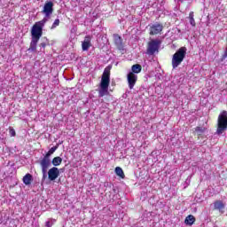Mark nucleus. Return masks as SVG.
Wrapping results in <instances>:
<instances>
[{
	"label": "nucleus",
	"mask_w": 227,
	"mask_h": 227,
	"mask_svg": "<svg viewBox=\"0 0 227 227\" xmlns=\"http://www.w3.org/2000/svg\"><path fill=\"white\" fill-rule=\"evenodd\" d=\"M111 83V66L105 68L98 89V98L109 95V84Z\"/></svg>",
	"instance_id": "obj_1"
},
{
	"label": "nucleus",
	"mask_w": 227,
	"mask_h": 227,
	"mask_svg": "<svg viewBox=\"0 0 227 227\" xmlns=\"http://www.w3.org/2000/svg\"><path fill=\"white\" fill-rule=\"evenodd\" d=\"M52 224H54V222H52V220H49L45 223V227H52Z\"/></svg>",
	"instance_id": "obj_25"
},
{
	"label": "nucleus",
	"mask_w": 227,
	"mask_h": 227,
	"mask_svg": "<svg viewBox=\"0 0 227 227\" xmlns=\"http://www.w3.org/2000/svg\"><path fill=\"white\" fill-rule=\"evenodd\" d=\"M141 70H143V67L139 64H135L131 67L129 74H134L136 75V74H140Z\"/></svg>",
	"instance_id": "obj_14"
},
{
	"label": "nucleus",
	"mask_w": 227,
	"mask_h": 227,
	"mask_svg": "<svg viewBox=\"0 0 227 227\" xmlns=\"http://www.w3.org/2000/svg\"><path fill=\"white\" fill-rule=\"evenodd\" d=\"M225 207H226V205H224L223 203V200H216L214 202V209L215 210H219L221 212V210H224Z\"/></svg>",
	"instance_id": "obj_13"
},
{
	"label": "nucleus",
	"mask_w": 227,
	"mask_h": 227,
	"mask_svg": "<svg viewBox=\"0 0 227 227\" xmlns=\"http://www.w3.org/2000/svg\"><path fill=\"white\" fill-rule=\"evenodd\" d=\"M9 134H10L11 137H15V136H16L15 129L13 128H10Z\"/></svg>",
	"instance_id": "obj_24"
},
{
	"label": "nucleus",
	"mask_w": 227,
	"mask_h": 227,
	"mask_svg": "<svg viewBox=\"0 0 227 227\" xmlns=\"http://www.w3.org/2000/svg\"><path fill=\"white\" fill-rule=\"evenodd\" d=\"M180 3H184V0H178Z\"/></svg>",
	"instance_id": "obj_26"
},
{
	"label": "nucleus",
	"mask_w": 227,
	"mask_h": 227,
	"mask_svg": "<svg viewBox=\"0 0 227 227\" xmlns=\"http://www.w3.org/2000/svg\"><path fill=\"white\" fill-rule=\"evenodd\" d=\"M227 130V112L223 111L219 116L217 121V129L215 134L217 136H221L222 134H224Z\"/></svg>",
	"instance_id": "obj_5"
},
{
	"label": "nucleus",
	"mask_w": 227,
	"mask_h": 227,
	"mask_svg": "<svg viewBox=\"0 0 227 227\" xmlns=\"http://www.w3.org/2000/svg\"><path fill=\"white\" fill-rule=\"evenodd\" d=\"M91 46V36L86 35L84 40L82 42V51H89Z\"/></svg>",
	"instance_id": "obj_12"
},
{
	"label": "nucleus",
	"mask_w": 227,
	"mask_h": 227,
	"mask_svg": "<svg viewBox=\"0 0 227 227\" xmlns=\"http://www.w3.org/2000/svg\"><path fill=\"white\" fill-rule=\"evenodd\" d=\"M40 40L38 39H33L31 40V43H30V47L28 48V51L30 52H36V45L38 43Z\"/></svg>",
	"instance_id": "obj_15"
},
{
	"label": "nucleus",
	"mask_w": 227,
	"mask_h": 227,
	"mask_svg": "<svg viewBox=\"0 0 227 227\" xmlns=\"http://www.w3.org/2000/svg\"><path fill=\"white\" fill-rule=\"evenodd\" d=\"M58 26H59V19L54 20L51 29H55V27H58Z\"/></svg>",
	"instance_id": "obj_23"
},
{
	"label": "nucleus",
	"mask_w": 227,
	"mask_h": 227,
	"mask_svg": "<svg viewBox=\"0 0 227 227\" xmlns=\"http://www.w3.org/2000/svg\"><path fill=\"white\" fill-rule=\"evenodd\" d=\"M47 22V19H43L41 21L36 22L31 28V36L34 40H40L43 35V27Z\"/></svg>",
	"instance_id": "obj_4"
},
{
	"label": "nucleus",
	"mask_w": 227,
	"mask_h": 227,
	"mask_svg": "<svg viewBox=\"0 0 227 227\" xmlns=\"http://www.w3.org/2000/svg\"><path fill=\"white\" fill-rule=\"evenodd\" d=\"M31 182H33V176L31 174H27L23 177V184H25V185H31Z\"/></svg>",
	"instance_id": "obj_17"
},
{
	"label": "nucleus",
	"mask_w": 227,
	"mask_h": 227,
	"mask_svg": "<svg viewBox=\"0 0 227 227\" xmlns=\"http://www.w3.org/2000/svg\"><path fill=\"white\" fill-rule=\"evenodd\" d=\"M59 176V169L56 167H52L51 168L49 169L48 171V178L51 180V182H54L56 178Z\"/></svg>",
	"instance_id": "obj_10"
},
{
	"label": "nucleus",
	"mask_w": 227,
	"mask_h": 227,
	"mask_svg": "<svg viewBox=\"0 0 227 227\" xmlns=\"http://www.w3.org/2000/svg\"><path fill=\"white\" fill-rule=\"evenodd\" d=\"M56 150H58V145L51 147L44 157L39 161L43 173L42 182H45V180H47V170L49 168H51V155H52Z\"/></svg>",
	"instance_id": "obj_2"
},
{
	"label": "nucleus",
	"mask_w": 227,
	"mask_h": 227,
	"mask_svg": "<svg viewBox=\"0 0 227 227\" xmlns=\"http://www.w3.org/2000/svg\"><path fill=\"white\" fill-rule=\"evenodd\" d=\"M149 35H159V33H162V29H164V26L159 22L149 25Z\"/></svg>",
	"instance_id": "obj_8"
},
{
	"label": "nucleus",
	"mask_w": 227,
	"mask_h": 227,
	"mask_svg": "<svg viewBox=\"0 0 227 227\" xmlns=\"http://www.w3.org/2000/svg\"><path fill=\"white\" fill-rule=\"evenodd\" d=\"M54 12V3L52 1H46L41 13L45 15L43 19H49Z\"/></svg>",
	"instance_id": "obj_7"
},
{
	"label": "nucleus",
	"mask_w": 227,
	"mask_h": 227,
	"mask_svg": "<svg viewBox=\"0 0 227 227\" xmlns=\"http://www.w3.org/2000/svg\"><path fill=\"white\" fill-rule=\"evenodd\" d=\"M43 40L44 41L39 44V47H42V49H45V47H47V43H49L47 38L44 37Z\"/></svg>",
	"instance_id": "obj_22"
},
{
	"label": "nucleus",
	"mask_w": 227,
	"mask_h": 227,
	"mask_svg": "<svg viewBox=\"0 0 227 227\" xmlns=\"http://www.w3.org/2000/svg\"><path fill=\"white\" fill-rule=\"evenodd\" d=\"M115 174L117 176H120L121 178H125V174L123 173V169L120 167L115 168Z\"/></svg>",
	"instance_id": "obj_19"
},
{
	"label": "nucleus",
	"mask_w": 227,
	"mask_h": 227,
	"mask_svg": "<svg viewBox=\"0 0 227 227\" xmlns=\"http://www.w3.org/2000/svg\"><path fill=\"white\" fill-rule=\"evenodd\" d=\"M195 221H196V218L194 217V215H189L188 216H186L184 223H185V224H188L189 226H192V224H194Z\"/></svg>",
	"instance_id": "obj_16"
},
{
	"label": "nucleus",
	"mask_w": 227,
	"mask_h": 227,
	"mask_svg": "<svg viewBox=\"0 0 227 227\" xmlns=\"http://www.w3.org/2000/svg\"><path fill=\"white\" fill-rule=\"evenodd\" d=\"M187 54V48L181 47L179 48L176 53L172 56V68H178L184 59H185V56Z\"/></svg>",
	"instance_id": "obj_3"
},
{
	"label": "nucleus",
	"mask_w": 227,
	"mask_h": 227,
	"mask_svg": "<svg viewBox=\"0 0 227 227\" xmlns=\"http://www.w3.org/2000/svg\"><path fill=\"white\" fill-rule=\"evenodd\" d=\"M162 41L160 39H153L148 43L147 46V54L149 56H153L155 52H159V49H160V45Z\"/></svg>",
	"instance_id": "obj_6"
},
{
	"label": "nucleus",
	"mask_w": 227,
	"mask_h": 227,
	"mask_svg": "<svg viewBox=\"0 0 227 227\" xmlns=\"http://www.w3.org/2000/svg\"><path fill=\"white\" fill-rule=\"evenodd\" d=\"M113 37L115 46L117 49H119V51H121V49H123V39L118 34H114Z\"/></svg>",
	"instance_id": "obj_11"
},
{
	"label": "nucleus",
	"mask_w": 227,
	"mask_h": 227,
	"mask_svg": "<svg viewBox=\"0 0 227 227\" xmlns=\"http://www.w3.org/2000/svg\"><path fill=\"white\" fill-rule=\"evenodd\" d=\"M207 130L205 127H196L195 128V132L198 134V136H201L204 134V132Z\"/></svg>",
	"instance_id": "obj_20"
},
{
	"label": "nucleus",
	"mask_w": 227,
	"mask_h": 227,
	"mask_svg": "<svg viewBox=\"0 0 227 227\" xmlns=\"http://www.w3.org/2000/svg\"><path fill=\"white\" fill-rule=\"evenodd\" d=\"M127 81L129 90H134V86H136V83L137 82V74L129 73L127 74Z\"/></svg>",
	"instance_id": "obj_9"
},
{
	"label": "nucleus",
	"mask_w": 227,
	"mask_h": 227,
	"mask_svg": "<svg viewBox=\"0 0 227 227\" xmlns=\"http://www.w3.org/2000/svg\"><path fill=\"white\" fill-rule=\"evenodd\" d=\"M189 20H190V24L191 26H196V21L194 20V12H191L189 14Z\"/></svg>",
	"instance_id": "obj_21"
},
{
	"label": "nucleus",
	"mask_w": 227,
	"mask_h": 227,
	"mask_svg": "<svg viewBox=\"0 0 227 227\" xmlns=\"http://www.w3.org/2000/svg\"><path fill=\"white\" fill-rule=\"evenodd\" d=\"M61 162H63V159L59 156L53 158V160H51V164L55 166V168L60 166Z\"/></svg>",
	"instance_id": "obj_18"
}]
</instances>
